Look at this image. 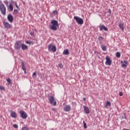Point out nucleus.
I'll return each instance as SVG.
<instances>
[{
    "label": "nucleus",
    "instance_id": "obj_1",
    "mask_svg": "<svg viewBox=\"0 0 130 130\" xmlns=\"http://www.w3.org/2000/svg\"><path fill=\"white\" fill-rule=\"evenodd\" d=\"M51 25H50V28L51 30L56 31L57 30V27H58V22L57 20H53L51 21Z\"/></svg>",
    "mask_w": 130,
    "mask_h": 130
},
{
    "label": "nucleus",
    "instance_id": "obj_2",
    "mask_svg": "<svg viewBox=\"0 0 130 130\" xmlns=\"http://www.w3.org/2000/svg\"><path fill=\"white\" fill-rule=\"evenodd\" d=\"M0 10L1 12V14L3 15V16H6V14H7V8L2 1L0 0Z\"/></svg>",
    "mask_w": 130,
    "mask_h": 130
},
{
    "label": "nucleus",
    "instance_id": "obj_3",
    "mask_svg": "<svg viewBox=\"0 0 130 130\" xmlns=\"http://www.w3.org/2000/svg\"><path fill=\"white\" fill-rule=\"evenodd\" d=\"M74 19L76 21L77 23H78L79 25H83V24H84V20L83 19L78 16H74Z\"/></svg>",
    "mask_w": 130,
    "mask_h": 130
},
{
    "label": "nucleus",
    "instance_id": "obj_4",
    "mask_svg": "<svg viewBox=\"0 0 130 130\" xmlns=\"http://www.w3.org/2000/svg\"><path fill=\"white\" fill-rule=\"evenodd\" d=\"M49 101L50 104H52V105H53V106H56V101L54 100V97L53 96H50L49 98Z\"/></svg>",
    "mask_w": 130,
    "mask_h": 130
},
{
    "label": "nucleus",
    "instance_id": "obj_5",
    "mask_svg": "<svg viewBox=\"0 0 130 130\" xmlns=\"http://www.w3.org/2000/svg\"><path fill=\"white\" fill-rule=\"evenodd\" d=\"M22 43L20 41H17L15 44V48L16 50H20V48L22 47Z\"/></svg>",
    "mask_w": 130,
    "mask_h": 130
},
{
    "label": "nucleus",
    "instance_id": "obj_6",
    "mask_svg": "<svg viewBox=\"0 0 130 130\" xmlns=\"http://www.w3.org/2000/svg\"><path fill=\"white\" fill-rule=\"evenodd\" d=\"M48 50L52 51L53 52H55L56 51V47L54 45L52 46V44H49L48 46Z\"/></svg>",
    "mask_w": 130,
    "mask_h": 130
},
{
    "label": "nucleus",
    "instance_id": "obj_7",
    "mask_svg": "<svg viewBox=\"0 0 130 130\" xmlns=\"http://www.w3.org/2000/svg\"><path fill=\"white\" fill-rule=\"evenodd\" d=\"M106 62L105 64L106 66H110L112 62V60L110 59V57L108 56H106Z\"/></svg>",
    "mask_w": 130,
    "mask_h": 130
},
{
    "label": "nucleus",
    "instance_id": "obj_8",
    "mask_svg": "<svg viewBox=\"0 0 130 130\" xmlns=\"http://www.w3.org/2000/svg\"><path fill=\"white\" fill-rule=\"evenodd\" d=\"M19 113L21 118H23V119H26V118H27V115L24 111H20Z\"/></svg>",
    "mask_w": 130,
    "mask_h": 130
},
{
    "label": "nucleus",
    "instance_id": "obj_9",
    "mask_svg": "<svg viewBox=\"0 0 130 130\" xmlns=\"http://www.w3.org/2000/svg\"><path fill=\"white\" fill-rule=\"evenodd\" d=\"M3 25H4V27L7 29H11V28H12V25L7 21H4Z\"/></svg>",
    "mask_w": 130,
    "mask_h": 130
},
{
    "label": "nucleus",
    "instance_id": "obj_10",
    "mask_svg": "<svg viewBox=\"0 0 130 130\" xmlns=\"http://www.w3.org/2000/svg\"><path fill=\"white\" fill-rule=\"evenodd\" d=\"M72 109V107H71V105H66L64 108V111L66 112H69V111H71V109Z\"/></svg>",
    "mask_w": 130,
    "mask_h": 130
},
{
    "label": "nucleus",
    "instance_id": "obj_11",
    "mask_svg": "<svg viewBox=\"0 0 130 130\" xmlns=\"http://www.w3.org/2000/svg\"><path fill=\"white\" fill-rule=\"evenodd\" d=\"M121 63L122 68H126L127 64H128V61L126 60L121 61Z\"/></svg>",
    "mask_w": 130,
    "mask_h": 130
},
{
    "label": "nucleus",
    "instance_id": "obj_12",
    "mask_svg": "<svg viewBox=\"0 0 130 130\" xmlns=\"http://www.w3.org/2000/svg\"><path fill=\"white\" fill-rule=\"evenodd\" d=\"M7 19L10 23H13V21H14V17L12 14H9L7 17Z\"/></svg>",
    "mask_w": 130,
    "mask_h": 130
},
{
    "label": "nucleus",
    "instance_id": "obj_13",
    "mask_svg": "<svg viewBox=\"0 0 130 130\" xmlns=\"http://www.w3.org/2000/svg\"><path fill=\"white\" fill-rule=\"evenodd\" d=\"M10 115L12 118H17V113L15 111H11Z\"/></svg>",
    "mask_w": 130,
    "mask_h": 130
},
{
    "label": "nucleus",
    "instance_id": "obj_14",
    "mask_svg": "<svg viewBox=\"0 0 130 130\" xmlns=\"http://www.w3.org/2000/svg\"><path fill=\"white\" fill-rule=\"evenodd\" d=\"M84 109V112L86 114H89L90 113V110H89V108L86 107V106H83Z\"/></svg>",
    "mask_w": 130,
    "mask_h": 130
},
{
    "label": "nucleus",
    "instance_id": "obj_15",
    "mask_svg": "<svg viewBox=\"0 0 130 130\" xmlns=\"http://www.w3.org/2000/svg\"><path fill=\"white\" fill-rule=\"evenodd\" d=\"M119 27L120 29L122 30V31H123L124 30V24L122 22H121L119 24Z\"/></svg>",
    "mask_w": 130,
    "mask_h": 130
},
{
    "label": "nucleus",
    "instance_id": "obj_16",
    "mask_svg": "<svg viewBox=\"0 0 130 130\" xmlns=\"http://www.w3.org/2000/svg\"><path fill=\"white\" fill-rule=\"evenodd\" d=\"M100 31H102V30H105V31H107V28L104 26V25H102L99 26Z\"/></svg>",
    "mask_w": 130,
    "mask_h": 130
},
{
    "label": "nucleus",
    "instance_id": "obj_17",
    "mask_svg": "<svg viewBox=\"0 0 130 130\" xmlns=\"http://www.w3.org/2000/svg\"><path fill=\"white\" fill-rule=\"evenodd\" d=\"M21 48L22 50H27L28 49V46L25 44H22Z\"/></svg>",
    "mask_w": 130,
    "mask_h": 130
},
{
    "label": "nucleus",
    "instance_id": "obj_18",
    "mask_svg": "<svg viewBox=\"0 0 130 130\" xmlns=\"http://www.w3.org/2000/svg\"><path fill=\"white\" fill-rule=\"evenodd\" d=\"M8 8L11 12H13V11H14V6H13V4L10 3L9 6H8Z\"/></svg>",
    "mask_w": 130,
    "mask_h": 130
},
{
    "label": "nucleus",
    "instance_id": "obj_19",
    "mask_svg": "<svg viewBox=\"0 0 130 130\" xmlns=\"http://www.w3.org/2000/svg\"><path fill=\"white\" fill-rule=\"evenodd\" d=\"M63 54L64 55H69V54H70V52L69 51V50L68 49L64 50L63 52Z\"/></svg>",
    "mask_w": 130,
    "mask_h": 130
},
{
    "label": "nucleus",
    "instance_id": "obj_20",
    "mask_svg": "<svg viewBox=\"0 0 130 130\" xmlns=\"http://www.w3.org/2000/svg\"><path fill=\"white\" fill-rule=\"evenodd\" d=\"M21 67L23 71H26V68H25V64L23 61L21 62Z\"/></svg>",
    "mask_w": 130,
    "mask_h": 130
},
{
    "label": "nucleus",
    "instance_id": "obj_21",
    "mask_svg": "<svg viewBox=\"0 0 130 130\" xmlns=\"http://www.w3.org/2000/svg\"><path fill=\"white\" fill-rule=\"evenodd\" d=\"M107 106H109V107L111 106V103H110V102L109 101L107 102L106 107H107Z\"/></svg>",
    "mask_w": 130,
    "mask_h": 130
},
{
    "label": "nucleus",
    "instance_id": "obj_22",
    "mask_svg": "<svg viewBox=\"0 0 130 130\" xmlns=\"http://www.w3.org/2000/svg\"><path fill=\"white\" fill-rule=\"evenodd\" d=\"M102 50H103V51H106V46H102Z\"/></svg>",
    "mask_w": 130,
    "mask_h": 130
},
{
    "label": "nucleus",
    "instance_id": "obj_23",
    "mask_svg": "<svg viewBox=\"0 0 130 130\" xmlns=\"http://www.w3.org/2000/svg\"><path fill=\"white\" fill-rule=\"evenodd\" d=\"M116 57H120V52H117L116 54Z\"/></svg>",
    "mask_w": 130,
    "mask_h": 130
},
{
    "label": "nucleus",
    "instance_id": "obj_24",
    "mask_svg": "<svg viewBox=\"0 0 130 130\" xmlns=\"http://www.w3.org/2000/svg\"><path fill=\"white\" fill-rule=\"evenodd\" d=\"M83 123L84 128H87V123L85 122V121H83Z\"/></svg>",
    "mask_w": 130,
    "mask_h": 130
},
{
    "label": "nucleus",
    "instance_id": "obj_25",
    "mask_svg": "<svg viewBox=\"0 0 130 130\" xmlns=\"http://www.w3.org/2000/svg\"><path fill=\"white\" fill-rule=\"evenodd\" d=\"M4 4L8 7V5H9V2L7 0L4 1Z\"/></svg>",
    "mask_w": 130,
    "mask_h": 130
},
{
    "label": "nucleus",
    "instance_id": "obj_26",
    "mask_svg": "<svg viewBox=\"0 0 130 130\" xmlns=\"http://www.w3.org/2000/svg\"><path fill=\"white\" fill-rule=\"evenodd\" d=\"M98 39L100 42H102V40H103V37H100L98 38Z\"/></svg>",
    "mask_w": 130,
    "mask_h": 130
},
{
    "label": "nucleus",
    "instance_id": "obj_27",
    "mask_svg": "<svg viewBox=\"0 0 130 130\" xmlns=\"http://www.w3.org/2000/svg\"><path fill=\"white\" fill-rule=\"evenodd\" d=\"M21 130H29V129L28 128V127L24 126L21 128Z\"/></svg>",
    "mask_w": 130,
    "mask_h": 130
},
{
    "label": "nucleus",
    "instance_id": "obj_28",
    "mask_svg": "<svg viewBox=\"0 0 130 130\" xmlns=\"http://www.w3.org/2000/svg\"><path fill=\"white\" fill-rule=\"evenodd\" d=\"M58 67L60 68V69H62L63 68V66H62V64L61 63H59Z\"/></svg>",
    "mask_w": 130,
    "mask_h": 130
},
{
    "label": "nucleus",
    "instance_id": "obj_29",
    "mask_svg": "<svg viewBox=\"0 0 130 130\" xmlns=\"http://www.w3.org/2000/svg\"><path fill=\"white\" fill-rule=\"evenodd\" d=\"M13 127H14L15 128H18V126L17 125V124H14L13 125Z\"/></svg>",
    "mask_w": 130,
    "mask_h": 130
},
{
    "label": "nucleus",
    "instance_id": "obj_30",
    "mask_svg": "<svg viewBox=\"0 0 130 130\" xmlns=\"http://www.w3.org/2000/svg\"><path fill=\"white\" fill-rule=\"evenodd\" d=\"M0 90H5V88L3 86H0Z\"/></svg>",
    "mask_w": 130,
    "mask_h": 130
},
{
    "label": "nucleus",
    "instance_id": "obj_31",
    "mask_svg": "<svg viewBox=\"0 0 130 130\" xmlns=\"http://www.w3.org/2000/svg\"><path fill=\"white\" fill-rule=\"evenodd\" d=\"M36 76V72H34L32 74V77L33 78H34V77H35Z\"/></svg>",
    "mask_w": 130,
    "mask_h": 130
},
{
    "label": "nucleus",
    "instance_id": "obj_32",
    "mask_svg": "<svg viewBox=\"0 0 130 130\" xmlns=\"http://www.w3.org/2000/svg\"><path fill=\"white\" fill-rule=\"evenodd\" d=\"M7 81L8 82V83H11V79L10 78H8Z\"/></svg>",
    "mask_w": 130,
    "mask_h": 130
},
{
    "label": "nucleus",
    "instance_id": "obj_33",
    "mask_svg": "<svg viewBox=\"0 0 130 130\" xmlns=\"http://www.w3.org/2000/svg\"><path fill=\"white\" fill-rule=\"evenodd\" d=\"M53 14H57V11L54 10V11L53 12Z\"/></svg>",
    "mask_w": 130,
    "mask_h": 130
},
{
    "label": "nucleus",
    "instance_id": "obj_34",
    "mask_svg": "<svg viewBox=\"0 0 130 130\" xmlns=\"http://www.w3.org/2000/svg\"><path fill=\"white\" fill-rule=\"evenodd\" d=\"M122 95H123V93H122V92H119V96H122Z\"/></svg>",
    "mask_w": 130,
    "mask_h": 130
},
{
    "label": "nucleus",
    "instance_id": "obj_35",
    "mask_svg": "<svg viewBox=\"0 0 130 130\" xmlns=\"http://www.w3.org/2000/svg\"><path fill=\"white\" fill-rule=\"evenodd\" d=\"M25 43H26V44H30V42H29V41H26L25 42Z\"/></svg>",
    "mask_w": 130,
    "mask_h": 130
},
{
    "label": "nucleus",
    "instance_id": "obj_36",
    "mask_svg": "<svg viewBox=\"0 0 130 130\" xmlns=\"http://www.w3.org/2000/svg\"><path fill=\"white\" fill-rule=\"evenodd\" d=\"M15 6L17 9H19V6H18V5L17 4V3H15Z\"/></svg>",
    "mask_w": 130,
    "mask_h": 130
},
{
    "label": "nucleus",
    "instance_id": "obj_37",
    "mask_svg": "<svg viewBox=\"0 0 130 130\" xmlns=\"http://www.w3.org/2000/svg\"><path fill=\"white\" fill-rule=\"evenodd\" d=\"M14 12V13H18V10L17 9H15Z\"/></svg>",
    "mask_w": 130,
    "mask_h": 130
},
{
    "label": "nucleus",
    "instance_id": "obj_38",
    "mask_svg": "<svg viewBox=\"0 0 130 130\" xmlns=\"http://www.w3.org/2000/svg\"><path fill=\"white\" fill-rule=\"evenodd\" d=\"M29 44H34V43L33 42H29Z\"/></svg>",
    "mask_w": 130,
    "mask_h": 130
},
{
    "label": "nucleus",
    "instance_id": "obj_39",
    "mask_svg": "<svg viewBox=\"0 0 130 130\" xmlns=\"http://www.w3.org/2000/svg\"><path fill=\"white\" fill-rule=\"evenodd\" d=\"M109 13L110 14V13H111V10L109 9Z\"/></svg>",
    "mask_w": 130,
    "mask_h": 130
},
{
    "label": "nucleus",
    "instance_id": "obj_40",
    "mask_svg": "<svg viewBox=\"0 0 130 130\" xmlns=\"http://www.w3.org/2000/svg\"><path fill=\"white\" fill-rule=\"evenodd\" d=\"M123 130H130L129 129L123 128Z\"/></svg>",
    "mask_w": 130,
    "mask_h": 130
},
{
    "label": "nucleus",
    "instance_id": "obj_41",
    "mask_svg": "<svg viewBox=\"0 0 130 130\" xmlns=\"http://www.w3.org/2000/svg\"><path fill=\"white\" fill-rule=\"evenodd\" d=\"M83 100H84V101H86V98H83Z\"/></svg>",
    "mask_w": 130,
    "mask_h": 130
},
{
    "label": "nucleus",
    "instance_id": "obj_42",
    "mask_svg": "<svg viewBox=\"0 0 130 130\" xmlns=\"http://www.w3.org/2000/svg\"><path fill=\"white\" fill-rule=\"evenodd\" d=\"M52 110H55V109L53 108V109H52Z\"/></svg>",
    "mask_w": 130,
    "mask_h": 130
},
{
    "label": "nucleus",
    "instance_id": "obj_43",
    "mask_svg": "<svg viewBox=\"0 0 130 130\" xmlns=\"http://www.w3.org/2000/svg\"><path fill=\"white\" fill-rule=\"evenodd\" d=\"M24 74H26V70L24 71Z\"/></svg>",
    "mask_w": 130,
    "mask_h": 130
}]
</instances>
